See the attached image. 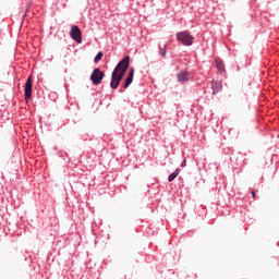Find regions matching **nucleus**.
<instances>
[{
  "mask_svg": "<svg viewBox=\"0 0 279 279\" xmlns=\"http://www.w3.org/2000/svg\"><path fill=\"white\" fill-rule=\"evenodd\" d=\"M101 58H104V52H98L94 59V62H99V60H101Z\"/></svg>",
  "mask_w": 279,
  "mask_h": 279,
  "instance_id": "obj_12",
  "label": "nucleus"
},
{
  "mask_svg": "<svg viewBox=\"0 0 279 279\" xmlns=\"http://www.w3.org/2000/svg\"><path fill=\"white\" fill-rule=\"evenodd\" d=\"M32 88H33L32 76H29L26 81V84H25V97H26V99H32Z\"/></svg>",
  "mask_w": 279,
  "mask_h": 279,
  "instance_id": "obj_5",
  "label": "nucleus"
},
{
  "mask_svg": "<svg viewBox=\"0 0 279 279\" xmlns=\"http://www.w3.org/2000/svg\"><path fill=\"white\" fill-rule=\"evenodd\" d=\"M216 68L218 69V71H225L223 62H221V60L219 59H216Z\"/></svg>",
  "mask_w": 279,
  "mask_h": 279,
  "instance_id": "obj_10",
  "label": "nucleus"
},
{
  "mask_svg": "<svg viewBox=\"0 0 279 279\" xmlns=\"http://www.w3.org/2000/svg\"><path fill=\"white\" fill-rule=\"evenodd\" d=\"M181 167H186V160H183V162L181 163Z\"/></svg>",
  "mask_w": 279,
  "mask_h": 279,
  "instance_id": "obj_13",
  "label": "nucleus"
},
{
  "mask_svg": "<svg viewBox=\"0 0 279 279\" xmlns=\"http://www.w3.org/2000/svg\"><path fill=\"white\" fill-rule=\"evenodd\" d=\"M177 40H179V43H182L184 47H191L195 38L193 37V35H191V33H189V31H185L177 34Z\"/></svg>",
  "mask_w": 279,
  "mask_h": 279,
  "instance_id": "obj_2",
  "label": "nucleus"
},
{
  "mask_svg": "<svg viewBox=\"0 0 279 279\" xmlns=\"http://www.w3.org/2000/svg\"><path fill=\"white\" fill-rule=\"evenodd\" d=\"M252 197H256V192L252 191Z\"/></svg>",
  "mask_w": 279,
  "mask_h": 279,
  "instance_id": "obj_14",
  "label": "nucleus"
},
{
  "mask_svg": "<svg viewBox=\"0 0 279 279\" xmlns=\"http://www.w3.org/2000/svg\"><path fill=\"white\" fill-rule=\"evenodd\" d=\"M70 36L72 40H75L78 45L82 44V29H80V26H72Z\"/></svg>",
  "mask_w": 279,
  "mask_h": 279,
  "instance_id": "obj_4",
  "label": "nucleus"
},
{
  "mask_svg": "<svg viewBox=\"0 0 279 279\" xmlns=\"http://www.w3.org/2000/svg\"><path fill=\"white\" fill-rule=\"evenodd\" d=\"M104 77H106V73L100 71L99 68H96L90 75V81L93 82L94 86H98V84H101Z\"/></svg>",
  "mask_w": 279,
  "mask_h": 279,
  "instance_id": "obj_3",
  "label": "nucleus"
},
{
  "mask_svg": "<svg viewBox=\"0 0 279 279\" xmlns=\"http://www.w3.org/2000/svg\"><path fill=\"white\" fill-rule=\"evenodd\" d=\"M178 175H180V169H177L168 177V182H173L178 178Z\"/></svg>",
  "mask_w": 279,
  "mask_h": 279,
  "instance_id": "obj_9",
  "label": "nucleus"
},
{
  "mask_svg": "<svg viewBox=\"0 0 279 279\" xmlns=\"http://www.w3.org/2000/svg\"><path fill=\"white\" fill-rule=\"evenodd\" d=\"M177 77L179 82H189V80H191V73L187 71H181Z\"/></svg>",
  "mask_w": 279,
  "mask_h": 279,
  "instance_id": "obj_7",
  "label": "nucleus"
},
{
  "mask_svg": "<svg viewBox=\"0 0 279 279\" xmlns=\"http://www.w3.org/2000/svg\"><path fill=\"white\" fill-rule=\"evenodd\" d=\"M211 88H213L214 95H217V93H221V82H213Z\"/></svg>",
  "mask_w": 279,
  "mask_h": 279,
  "instance_id": "obj_8",
  "label": "nucleus"
},
{
  "mask_svg": "<svg viewBox=\"0 0 279 279\" xmlns=\"http://www.w3.org/2000/svg\"><path fill=\"white\" fill-rule=\"evenodd\" d=\"M132 82H134V68L130 69L129 76L124 81L123 89L125 90Z\"/></svg>",
  "mask_w": 279,
  "mask_h": 279,
  "instance_id": "obj_6",
  "label": "nucleus"
},
{
  "mask_svg": "<svg viewBox=\"0 0 279 279\" xmlns=\"http://www.w3.org/2000/svg\"><path fill=\"white\" fill-rule=\"evenodd\" d=\"M159 56H161V58H166L167 57V46H165L163 49L160 48Z\"/></svg>",
  "mask_w": 279,
  "mask_h": 279,
  "instance_id": "obj_11",
  "label": "nucleus"
},
{
  "mask_svg": "<svg viewBox=\"0 0 279 279\" xmlns=\"http://www.w3.org/2000/svg\"><path fill=\"white\" fill-rule=\"evenodd\" d=\"M128 69H130V56H126L114 68L111 74V82H110V88H112V90H117V88H119V85L121 84V80L125 77V73L128 72Z\"/></svg>",
  "mask_w": 279,
  "mask_h": 279,
  "instance_id": "obj_1",
  "label": "nucleus"
}]
</instances>
